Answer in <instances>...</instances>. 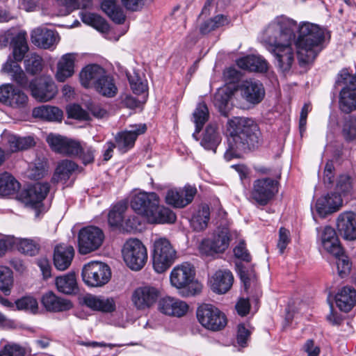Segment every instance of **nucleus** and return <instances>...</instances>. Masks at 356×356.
Here are the masks:
<instances>
[{
    "label": "nucleus",
    "mask_w": 356,
    "mask_h": 356,
    "mask_svg": "<svg viewBox=\"0 0 356 356\" xmlns=\"http://www.w3.org/2000/svg\"><path fill=\"white\" fill-rule=\"evenodd\" d=\"M94 88L99 94L106 97H113L118 92V88L113 77L106 72L97 82Z\"/></svg>",
    "instance_id": "nucleus-36"
},
{
    "label": "nucleus",
    "mask_w": 356,
    "mask_h": 356,
    "mask_svg": "<svg viewBox=\"0 0 356 356\" xmlns=\"http://www.w3.org/2000/svg\"><path fill=\"white\" fill-rule=\"evenodd\" d=\"M229 101V95L224 92H218L214 97V104L218 108L219 111L222 115L226 116L227 111L226 108Z\"/></svg>",
    "instance_id": "nucleus-60"
},
{
    "label": "nucleus",
    "mask_w": 356,
    "mask_h": 356,
    "mask_svg": "<svg viewBox=\"0 0 356 356\" xmlns=\"http://www.w3.org/2000/svg\"><path fill=\"white\" fill-rule=\"evenodd\" d=\"M152 257L154 270L163 273L175 261L177 252L168 239L159 238L154 242Z\"/></svg>",
    "instance_id": "nucleus-5"
},
{
    "label": "nucleus",
    "mask_w": 356,
    "mask_h": 356,
    "mask_svg": "<svg viewBox=\"0 0 356 356\" xmlns=\"http://www.w3.org/2000/svg\"><path fill=\"white\" fill-rule=\"evenodd\" d=\"M83 303L89 308L103 312H112L115 309V302L113 298H104L91 294L83 298Z\"/></svg>",
    "instance_id": "nucleus-30"
},
{
    "label": "nucleus",
    "mask_w": 356,
    "mask_h": 356,
    "mask_svg": "<svg viewBox=\"0 0 356 356\" xmlns=\"http://www.w3.org/2000/svg\"><path fill=\"white\" fill-rule=\"evenodd\" d=\"M221 141V137L218 131V125L216 123L209 124L205 129L200 145L207 150L216 152V148Z\"/></svg>",
    "instance_id": "nucleus-35"
},
{
    "label": "nucleus",
    "mask_w": 356,
    "mask_h": 356,
    "mask_svg": "<svg viewBox=\"0 0 356 356\" xmlns=\"http://www.w3.org/2000/svg\"><path fill=\"white\" fill-rule=\"evenodd\" d=\"M41 303L47 311L53 312L67 311L72 307L70 301L58 297L52 291H48L42 296Z\"/></svg>",
    "instance_id": "nucleus-25"
},
{
    "label": "nucleus",
    "mask_w": 356,
    "mask_h": 356,
    "mask_svg": "<svg viewBox=\"0 0 356 356\" xmlns=\"http://www.w3.org/2000/svg\"><path fill=\"white\" fill-rule=\"evenodd\" d=\"M28 96L22 90L15 87L7 106L13 108H24L28 104Z\"/></svg>",
    "instance_id": "nucleus-55"
},
{
    "label": "nucleus",
    "mask_w": 356,
    "mask_h": 356,
    "mask_svg": "<svg viewBox=\"0 0 356 356\" xmlns=\"http://www.w3.org/2000/svg\"><path fill=\"white\" fill-rule=\"evenodd\" d=\"M42 58L36 54H31L24 60L26 71L32 74H39L42 70Z\"/></svg>",
    "instance_id": "nucleus-50"
},
{
    "label": "nucleus",
    "mask_w": 356,
    "mask_h": 356,
    "mask_svg": "<svg viewBox=\"0 0 356 356\" xmlns=\"http://www.w3.org/2000/svg\"><path fill=\"white\" fill-rule=\"evenodd\" d=\"M342 136L348 142L356 138V118L350 116L347 118L342 128Z\"/></svg>",
    "instance_id": "nucleus-54"
},
{
    "label": "nucleus",
    "mask_w": 356,
    "mask_h": 356,
    "mask_svg": "<svg viewBox=\"0 0 356 356\" xmlns=\"http://www.w3.org/2000/svg\"><path fill=\"white\" fill-rule=\"evenodd\" d=\"M193 122L195 124V133L198 134L209 117V109L204 102L197 104L193 113Z\"/></svg>",
    "instance_id": "nucleus-48"
},
{
    "label": "nucleus",
    "mask_w": 356,
    "mask_h": 356,
    "mask_svg": "<svg viewBox=\"0 0 356 356\" xmlns=\"http://www.w3.org/2000/svg\"><path fill=\"white\" fill-rule=\"evenodd\" d=\"M122 255L127 266L133 270H140L147 261V250L141 241L130 238L124 244Z\"/></svg>",
    "instance_id": "nucleus-6"
},
{
    "label": "nucleus",
    "mask_w": 356,
    "mask_h": 356,
    "mask_svg": "<svg viewBox=\"0 0 356 356\" xmlns=\"http://www.w3.org/2000/svg\"><path fill=\"white\" fill-rule=\"evenodd\" d=\"M17 247L20 252L29 256L38 254L40 248L39 241L31 238L19 239Z\"/></svg>",
    "instance_id": "nucleus-49"
},
{
    "label": "nucleus",
    "mask_w": 356,
    "mask_h": 356,
    "mask_svg": "<svg viewBox=\"0 0 356 356\" xmlns=\"http://www.w3.org/2000/svg\"><path fill=\"white\" fill-rule=\"evenodd\" d=\"M67 140V138L66 137L53 134H49L47 138V142L50 146L51 149L55 152L61 154H63Z\"/></svg>",
    "instance_id": "nucleus-56"
},
{
    "label": "nucleus",
    "mask_w": 356,
    "mask_h": 356,
    "mask_svg": "<svg viewBox=\"0 0 356 356\" xmlns=\"http://www.w3.org/2000/svg\"><path fill=\"white\" fill-rule=\"evenodd\" d=\"M230 241L229 232L227 229H222L212 240H207L202 243L203 246L209 248V253H222L229 247Z\"/></svg>",
    "instance_id": "nucleus-27"
},
{
    "label": "nucleus",
    "mask_w": 356,
    "mask_h": 356,
    "mask_svg": "<svg viewBox=\"0 0 356 356\" xmlns=\"http://www.w3.org/2000/svg\"><path fill=\"white\" fill-rule=\"evenodd\" d=\"M240 278L243 283L244 290L247 293L256 296L261 295L259 284L254 270H241Z\"/></svg>",
    "instance_id": "nucleus-38"
},
{
    "label": "nucleus",
    "mask_w": 356,
    "mask_h": 356,
    "mask_svg": "<svg viewBox=\"0 0 356 356\" xmlns=\"http://www.w3.org/2000/svg\"><path fill=\"white\" fill-rule=\"evenodd\" d=\"M63 152V155L69 156H76L81 150V145L77 140L67 138Z\"/></svg>",
    "instance_id": "nucleus-64"
},
{
    "label": "nucleus",
    "mask_w": 356,
    "mask_h": 356,
    "mask_svg": "<svg viewBox=\"0 0 356 356\" xmlns=\"http://www.w3.org/2000/svg\"><path fill=\"white\" fill-rule=\"evenodd\" d=\"M327 36L330 39L329 32L317 24L307 22L300 24L296 46L300 65L309 64L315 60L324 49Z\"/></svg>",
    "instance_id": "nucleus-2"
},
{
    "label": "nucleus",
    "mask_w": 356,
    "mask_h": 356,
    "mask_svg": "<svg viewBox=\"0 0 356 356\" xmlns=\"http://www.w3.org/2000/svg\"><path fill=\"white\" fill-rule=\"evenodd\" d=\"M13 46V55L14 62L18 63L21 62L29 50V47L24 33H19L15 36L11 42Z\"/></svg>",
    "instance_id": "nucleus-41"
},
{
    "label": "nucleus",
    "mask_w": 356,
    "mask_h": 356,
    "mask_svg": "<svg viewBox=\"0 0 356 356\" xmlns=\"http://www.w3.org/2000/svg\"><path fill=\"white\" fill-rule=\"evenodd\" d=\"M196 193L197 188L191 185L170 189L165 195V202L175 208H184L192 202Z\"/></svg>",
    "instance_id": "nucleus-16"
},
{
    "label": "nucleus",
    "mask_w": 356,
    "mask_h": 356,
    "mask_svg": "<svg viewBox=\"0 0 356 356\" xmlns=\"http://www.w3.org/2000/svg\"><path fill=\"white\" fill-rule=\"evenodd\" d=\"M241 97L251 104L260 103L265 96L263 84L254 79L243 81L239 86Z\"/></svg>",
    "instance_id": "nucleus-18"
},
{
    "label": "nucleus",
    "mask_w": 356,
    "mask_h": 356,
    "mask_svg": "<svg viewBox=\"0 0 356 356\" xmlns=\"http://www.w3.org/2000/svg\"><path fill=\"white\" fill-rule=\"evenodd\" d=\"M236 63L240 68L252 72H266L268 69V63L261 56L249 55L239 58Z\"/></svg>",
    "instance_id": "nucleus-28"
},
{
    "label": "nucleus",
    "mask_w": 356,
    "mask_h": 356,
    "mask_svg": "<svg viewBox=\"0 0 356 356\" xmlns=\"http://www.w3.org/2000/svg\"><path fill=\"white\" fill-rule=\"evenodd\" d=\"M19 188V183L8 172L0 175V195H10L15 193Z\"/></svg>",
    "instance_id": "nucleus-44"
},
{
    "label": "nucleus",
    "mask_w": 356,
    "mask_h": 356,
    "mask_svg": "<svg viewBox=\"0 0 356 356\" xmlns=\"http://www.w3.org/2000/svg\"><path fill=\"white\" fill-rule=\"evenodd\" d=\"M67 140V138L66 137L53 134H49L47 138V142L50 146L51 149L55 152L61 154H63Z\"/></svg>",
    "instance_id": "nucleus-57"
},
{
    "label": "nucleus",
    "mask_w": 356,
    "mask_h": 356,
    "mask_svg": "<svg viewBox=\"0 0 356 356\" xmlns=\"http://www.w3.org/2000/svg\"><path fill=\"white\" fill-rule=\"evenodd\" d=\"M56 285L58 291L65 294H74L78 291L74 273L71 272L63 276L57 277L56 278Z\"/></svg>",
    "instance_id": "nucleus-37"
},
{
    "label": "nucleus",
    "mask_w": 356,
    "mask_h": 356,
    "mask_svg": "<svg viewBox=\"0 0 356 356\" xmlns=\"http://www.w3.org/2000/svg\"><path fill=\"white\" fill-rule=\"evenodd\" d=\"M329 201L325 196L318 198L316 203V210L318 214L323 218L333 213Z\"/></svg>",
    "instance_id": "nucleus-63"
},
{
    "label": "nucleus",
    "mask_w": 356,
    "mask_h": 356,
    "mask_svg": "<svg viewBox=\"0 0 356 356\" xmlns=\"http://www.w3.org/2000/svg\"><path fill=\"white\" fill-rule=\"evenodd\" d=\"M334 257L337 259V266L339 274L341 277H343L350 272L352 263L350 262L348 257L345 254L343 248L341 254L339 256Z\"/></svg>",
    "instance_id": "nucleus-59"
},
{
    "label": "nucleus",
    "mask_w": 356,
    "mask_h": 356,
    "mask_svg": "<svg viewBox=\"0 0 356 356\" xmlns=\"http://www.w3.org/2000/svg\"><path fill=\"white\" fill-rule=\"evenodd\" d=\"M227 147L224 157L227 161L239 158L243 153L257 148L261 134L257 124L251 118L233 117L225 125Z\"/></svg>",
    "instance_id": "nucleus-1"
},
{
    "label": "nucleus",
    "mask_w": 356,
    "mask_h": 356,
    "mask_svg": "<svg viewBox=\"0 0 356 356\" xmlns=\"http://www.w3.org/2000/svg\"><path fill=\"white\" fill-rule=\"evenodd\" d=\"M337 229L340 236L348 241L356 239V213L353 211L341 213L336 220Z\"/></svg>",
    "instance_id": "nucleus-20"
},
{
    "label": "nucleus",
    "mask_w": 356,
    "mask_h": 356,
    "mask_svg": "<svg viewBox=\"0 0 356 356\" xmlns=\"http://www.w3.org/2000/svg\"><path fill=\"white\" fill-rule=\"evenodd\" d=\"M129 130L118 132L115 136L117 148L121 153H126L134 147L137 138L147 131L145 124H132Z\"/></svg>",
    "instance_id": "nucleus-14"
},
{
    "label": "nucleus",
    "mask_w": 356,
    "mask_h": 356,
    "mask_svg": "<svg viewBox=\"0 0 356 356\" xmlns=\"http://www.w3.org/2000/svg\"><path fill=\"white\" fill-rule=\"evenodd\" d=\"M275 58L278 67L282 72H288L291 68L294 60V53L291 47V41L284 42L268 50Z\"/></svg>",
    "instance_id": "nucleus-21"
},
{
    "label": "nucleus",
    "mask_w": 356,
    "mask_h": 356,
    "mask_svg": "<svg viewBox=\"0 0 356 356\" xmlns=\"http://www.w3.org/2000/svg\"><path fill=\"white\" fill-rule=\"evenodd\" d=\"M176 219V214L170 209L160 205L159 202L146 220L151 224H172Z\"/></svg>",
    "instance_id": "nucleus-31"
},
{
    "label": "nucleus",
    "mask_w": 356,
    "mask_h": 356,
    "mask_svg": "<svg viewBox=\"0 0 356 356\" xmlns=\"http://www.w3.org/2000/svg\"><path fill=\"white\" fill-rule=\"evenodd\" d=\"M196 315L200 323L212 331L221 330L227 323L225 314L211 304H202L199 306Z\"/></svg>",
    "instance_id": "nucleus-7"
},
{
    "label": "nucleus",
    "mask_w": 356,
    "mask_h": 356,
    "mask_svg": "<svg viewBox=\"0 0 356 356\" xmlns=\"http://www.w3.org/2000/svg\"><path fill=\"white\" fill-rule=\"evenodd\" d=\"M316 230L318 239L325 252L333 256H339L341 254L342 246L334 228L325 226L323 228L318 227Z\"/></svg>",
    "instance_id": "nucleus-17"
},
{
    "label": "nucleus",
    "mask_w": 356,
    "mask_h": 356,
    "mask_svg": "<svg viewBox=\"0 0 356 356\" xmlns=\"http://www.w3.org/2000/svg\"><path fill=\"white\" fill-rule=\"evenodd\" d=\"M2 70L4 72L10 74L13 80L18 86L24 88H29L30 83L28 78L18 63L9 58L3 65Z\"/></svg>",
    "instance_id": "nucleus-34"
},
{
    "label": "nucleus",
    "mask_w": 356,
    "mask_h": 356,
    "mask_svg": "<svg viewBox=\"0 0 356 356\" xmlns=\"http://www.w3.org/2000/svg\"><path fill=\"white\" fill-rule=\"evenodd\" d=\"M339 106L342 111L350 113L356 108V92L355 90L343 88L340 92Z\"/></svg>",
    "instance_id": "nucleus-47"
},
{
    "label": "nucleus",
    "mask_w": 356,
    "mask_h": 356,
    "mask_svg": "<svg viewBox=\"0 0 356 356\" xmlns=\"http://www.w3.org/2000/svg\"><path fill=\"white\" fill-rule=\"evenodd\" d=\"M31 95L39 102H48L57 94V87L50 76H42L29 83Z\"/></svg>",
    "instance_id": "nucleus-11"
},
{
    "label": "nucleus",
    "mask_w": 356,
    "mask_h": 356,
    "mask_svg": "<svg viewBox=\"0 0 356 356\" xmlns=\"http://www.w3.org/2000/svg\"><path fill=\"white\" fill-rule=\"evenodd\" d=\"M49 191L48 183H36L22 191L19 199L26 205L38 208Z\"/></svg>",
    "instance_id": "nucleus-15"
},
{
    "label": "nucleus",
    "mask_w": 356,
    "mask_h": 356,
    "mask_svg": "<svg viewBox=\"0 0 356 356\" xmlns=\"http://www.w3.org/2000/svg\"><path fill=\"white\" fill-rule=\"evenodd\" d=\"M161 296V291L154 286L146 285L136 288L131 295V302L138 310L151 308Z\"/></svg>",
    "instance_id": "nucleus-12"
},
{
    "label": "nucleus",
    "mask_w": 356,
    "mask_h": 356,
    "mask_svg": "<svg viewBox=\"0 0 356 356\" xmlns=\"http://www.w3.org/2000/svg\"><path fill=\"white\" fill-rule=\"evenodd\" d=\"M278 192V182L272 178H261L254 181L250 191V200L260 205L266 206Z\"/></svg>",
    "instance_id": "nucleus-9"
},
{
    "label": "nucleus",
    "mask_w": 356,
    "mask_h": 356,
    "mask_svg": "<svg viewBox=\"0 0 356 356\" xmlns=\"http://www.w3.org/2000/svg\"><path fill=\"white\" fill-rule=\"evenodd\" d=\"M74 256V250L72 246L65 244L56 245L53 258L55 268L58 270H65L70 266Z\"/></svg>",
    "instance_id": "nucleus-23"
},
{
    "label": "nucleus",
    "mask_w": 356,
    "mask_h": 356,
    "mask_svg": "<svg viewBox=\"0 0 356 356\" xmlns=\"http://www.w3.org/2000/svg\"><path fill=\"white\" fill-rule=\"evenodd\" d=\"M129 82L134 93L140 95L147 89V84L137 74L128 76Z\"/></svg>",
    "instance_id": "nucleus-61"
},
{
    "label": "nucleus",
    "mask_w": 356,
    "mask_h": 356,
    "mask_svg": "<svg viewBox=\"0 0 356 356\" xmlns=\"http://www.w3.org/2000/svg\"><path fill=\"white\" fill-rule=\"evenodd\" d=\"M32 42L37 47L44 49H50L59 41L58 33L46 28H37L31 32Z\"/></svg>",
    "instance_id": "nucleus-22"
},
{
    "label": "nucleus",
    "mask_w": 356,
    "mask_h": 356,
    "mask_svg": "<svg viewBox=\"0 0 356 356\" xmlns=\"http://www.w3.org/2000/svg\"><path fill=\"white\" fill-rule=\"evenodd\" d=\"M234 277L229 270H219L213 277L212 289L218 293H225L232 287Z\"/></svg>",
    "instance_id": "nucleus-32"
},
{
    "label": "nucleus",
    "mask_w": 356,
    "mask_h": 356,
    "mask_svg": "<svg viewBox=\"0 0 356 356\" xmlns=\"http://www.w3.org/2000/svg\"><path fill=\"white\" fill-rule=\"evenodd\" d=\"M127 209V204L122 202H119L113 207L108 216V222L111 227L120 229L122 227L124 213Z\"/></svg>",
    "instance_id": "nucleus-45"
},
{
    "label": "nucleus",
    "mask_w": 356,
    "mask_h": 356,
    "mask_svg": "<svg viewBox=\"0 0 356 356\" xmlns=\"http://www.w3.org/2000/svg\"><path fill=\"white\" fill-rule=\"evenodd\" d=\"M195 271L188 263H183L175 266L171 271L170 280L172 286L181 290L182 297L193 296L199 294L202 289L200 282L195 280Z\"/></svg>",
    "instance_id": "nucleus-4"
},
{
    "label": "nucleus",
    "mask_w": 356,
    "mask_h": 356,
    "mask_svg": "<svg viewBox=\"0 0 356 356\" xmlns=\"http://www.w3.org/2000/svg\"><path fill=\"white\" fill-rule=\"evenodd\" d=\"M13 284L12 271L6 267H0V290L6 295L10 293Z\"/></svg>",
    "instance_id": "nucleus-51"
},
{
    "label": "nucleus",
    "mask_w": 356,
    "mask_h": 356,
    "mask_svg": "<svg viewBox=\"0 0 356 356\" xmlns=\"http://www.w3.org/2000/svg\"><path fill=\"white\" fill-rule=\"evenodd\" d=\"M229 23L227 16L224 15H217L213 18H210L203 22L200 26V33L202 35H207L211 31L227 25Z\"/></svg>",
    "instance_id": "nucleus-43"
},
{
    "label": "nucleus",
    "mask_w": 356,
    "mask_h": 356,
    "mask_svg": "<svg viewBox=\"0 0 356 356\" xmlns=\"http://www.w3.org/2000/svg\"><path fill=\"white\" fill-rule=\"evenodd\" d=\"M296 26L295 20L285 16L277 17L261 33V42L269 50L284 42L291 41L295 38Z\"/></svg>",
    "instance_id": "nucleus-3"
},
{
    "label": "nucleus",
    "mask_w": 356,
    "mask_h": 356,
    "mask_svg": "<svg viewBox=\"0 0 356 356\" xmlns=\"http://www.w3.org/2000/svg\"><path fill=\"white\" fill-rule=\"evenodd\" d=\"M210 218V212L207 207H203L193 217L191 224L195 230L205 229Z\"/></svg>",
    "instance_id": "nucleus-52"
},
{
    "label": "nucleus",
    "mask_w": 356,
    "mask_h": 356,
    "mask_svg": "<svg viewBox=\"0 0 356 356\" xmlns=\"http://www.w3.org/2000/svg\"><path fill=\"white\" fill-rule=\"evenodd\" d=\"M35 144L34 138L32 136L20 137L9 134L6 138L7 154L26 150L33 147Z\"/></svg>",
    "instance_id": "nucleus-33"
},
{
    "label": "nucleus",
    "mask_w": 356,
    "mask_h": 356,
    "mask_svg": "<svg viewBox=\"0 0 356 356\" xmlns=\"http://www.w3.org/2000/svg\"><path fill=\"white\" fill-rule=\"evenodd\" d=\"M105 72L104 69L99 65H87L79 74L80 82L86 88H94Z\"/></svg>",
    "instance_id": "nucleus-24"
},
{
    "label": "nucleus",
    "mask_w": 356,
    "mask_h": 356,
    "mask_svg": "<svg viewBox=\"0 0 356 356\" xmlns=\"http://www.w3.org/2000/svg\"><path fill=\"white\" fill-rule=\"evenodd\" d=\"M15 305L19 310L29 311L35 314L38 309V303L37 300L30 296H24L15 301Z\"/></svg>",
    "instance_id": "nucleus-53"
},
{
    "label": "nucleus",
    "mask_w": 356,
    "mask_h": 356,
    "mask_svg": "<svg viewBox=\"0 0 356 356\" xmlns=\"http://www.w3.org/2000/svg\"><path fill=\"white\" fill-rule=\"evenodd\" d=\"M75 54L68 53L64 54L57 63V71L56 73V80L59 82H64L72 76L74 73Z\"/></svg>",
    "instance_id": "nucleus-26"
},
{
    "label": "nucleus",
    "mask_w": 356,
    "mask_h": 356,
    "mask_svg": "<svg viewBox=\"0 0 356 356\" xmlns=\"http://www.w3.org/2000/svg\"><path fill=\"white\" fill-rule=\"evenodd\" d=\"M84 283L92 287L102 286L110 280L111 273L106 264L99 261H91L85 264L81 273Z\"/></svg>",
    "instance_id": "nucleus-8"
},
{
    "label": "nucleus",
    "mask_w": 356,
    "mask_h": 356,
    "mask_svg": "<svg viewBox=\"0 0 356 356\" xmlns=\"http://www.w3.org/2000/svg\"><path fill=\"white\" fill-rule=\"evenodd\" d=\"M103 11L115 23L121 24L125 21V15L121 7L114 0H103L102 5Z\"/></svg>",
    "instance_id": "nucleus-39"
},
{
    "label": "nucleus",
    "mask_w": 356,
    "mask_h": 356,
    "mask_svg": "<svg viewBox=\"0 0 356 356\" xmlns=\"http://www.w3.org/2000/svg\"><path fill=\"white\" fill-rule=\"evenodd\" d=\"M78 168V165L72 161L67 159L63 160L58 163L56 172L54 176V179L59 181H67L73 172Z\"/></svg>",
    "instance_id": "nucleus-46"
},
{
    "label": "nucleus",
    "mask_w": 356,
    "mask_h": 356,
    "mask_svg": "<svg viewBox=\"0 0 356 356\" xmlns=\"http://www.w3.org/2000/svg\"><path fill=\"white\" fill-rule=\"evenodd\" d=\"M67 113L68 118L78 120L88 121L90 120V114L88 111L84 110L79 104H72L67 106Z\"/></svg>",
    "instance_id": "nucleus-58"
},
{
    "label": "nucleus",
    "mask_w": 356,
    "mask_h": 356,
    "mask_svg": "<svg viewBox=\"0 0 356 356\" xmlns=\"http://www.w3.org/2000/svg\"><path fill=\"white\" fill-rule=\"evenodd\" d=\"M104 240L103 231L95 226H88L80 229L78 234V249L81 254L97 250Z\"/></svg>",
    "instance_id": "nucleus-10"
},
{
    "label": "nucleus",
    "mask_w": 356,
    "mask_h": 356,
    "mask_svg": "<svg viewBox=\"0 0 356 356\" xmlns=\"http://www.w3.org/2000/svg\"><path fill=\"white\" fill-rule=\"evenodd\" d=\"M335 301L341 311L348 312L356 304V290L352 286L343 287L337 293Z\"/></svg>",
    "instance_id": "nucleus-29"
},
{
    "label": "nucleus",
    "mask_w": 356,
    "mask_h": 356,
    "mask_svg": "<svg viewBox=\"0 0 356 356\" xmlns=\"http://www.w3.org/2000/svg\"><path fill=\"white\" fill-rule=\"evenodd\" d=\"M63 111L58 107L43 105L35 108L33 115L48 121H60L63 118Z\"/></svg>",
    "instance_id": "nucleus-40"
},
{
    "label": "nucleus",
    "mask_w": 356,
    "mask_h": 356,
    "mask_svg": "<svg viewBox=\"0 0 356 356\" xmlns=\"http://www.w3.org/2000/svg\"><path fill=\"white\" fill-rule=\"evenodd\" d=\"M63 6L68 11L76 9H85L92 4L91 0H63Z\"/></svg>",
    "instance_id": "nucleus-62"
},
{
    "label": "nucleus",
    "mask_w": 356,
    "mask_h": 356,
    "mask_svg": "<svg viewBox=\"0 0 356 356\" xmlns=\"http://www.w3.org/2000/svg\"><path fill=\"white\" fill-rule=\"evenodd\" d=\"M158 310L166 316L180 318L186 314L188 305L178 298L165 296L159 300Z\"/></svg>",
    "instance_id": "nucleus-19"
},
{
    "label": "nucleus",
    "mask_w": 356,
    "mask_h": 356,
    "mask_svg": "<svg viewBox=\"0 0 356 356\" xmlns=\"http://www.w3.org/2000/svg\"><path fill=\"white\" fill-rule=\"evenodd\" d=\"M80 18L84 24L90 25L101 32H106L109 29L106 20L97 14L83 11L80 13Z\"/></svg>",
    "instance_id": "nucleus-42"
},
{
    "label": "nucleus",
    "mask_w": 356,
    "mask_h": 356,
    "mask_svg": "<svg viewBox=\"0 0 356 356\" xmlns=\"http://www.w3.org/2000/svg\"><path fill=\"white\" fill-rule=\"evenodd\" d=\"M159 202L160 198L156 193L139 192L133 196L130 204L137 214L147 219Z\"/></svg>",
    "instance_id": "nucleus-13"
}]
</instances>
